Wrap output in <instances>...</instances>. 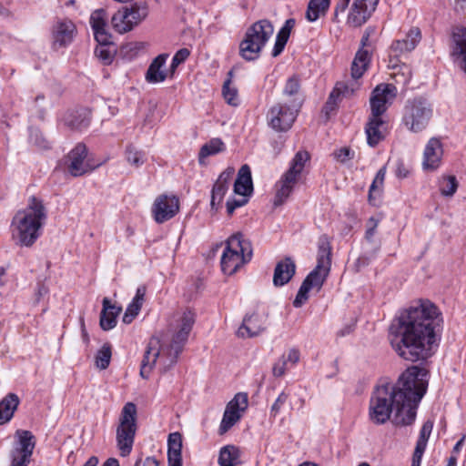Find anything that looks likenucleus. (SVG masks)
<instances>
[{
  "mask_svg": "<svg viewBox=\"0 0 466 466\" xmlns=\"http://www.w3.org/2000/svg\"><path fill=\"white\" fill-rule=\"evenodd\" d=\"M189 55L190 52L187 48H181L175 54L174 58L176 59V61L177 60L182 64L187 60Z\"/></svg>",
  "mask_w": 466,
  "mask_h": 466,
  "instance_id": "59",
  "label": "nucleus"
},
{
  "mask_svg": "<svg viewBox=\"0 0 466 466\" xmlns=\"http://www.w3.org/2000/svg\"><path fill=\"white\" fill-rule=\"evenodd\" d=\"M289 33H287V31L279 30V32L277 35L276 41L279 43H282L286 46L289 38Z\"/></svg>",
  "mask_w": 466,
  "mask_h": 466,
  "instance_id": "64",
  "label": "nucleus"
},
{
  "mask_svg": "<svg viewBox=\"0 0 466 466\" xmlns=\"http://www.w3.org/2000/svg\"><path fill=\"white\" fill-rule=\"evenodd\" d=\"M300 88L299 80L297 76H291L287 80L285 87L283 89V97L281 100L288 101L289 103L292 98H296L298 101H301L299 99L298 95Z\"/></svg>",
  "mask_w": 466,
  "mask_h": 466,
  "instance_id": "42",
  "label": "nucleus"
},
{
  "mask_svg": "<svg viewBox=\"0 0 466 466\" xmlns=\"http://www.w3.org/2000/svg\"><path fill=\"white\" fill-rule=\"evenodd\" d=\"M48 291L46 285L39 283L34 295V304H38L48 294Z\"/></svg>",
  "mask_w": 466,
  "mask_h": 466,
  "instance_id": "55",
  "label": "nucleus"
},
{
  "mask_svg": "<svg viewBox=\"0 0 466 466\" xmlns=\"http://www.w3.org/2000/svg\"><path fill=\"white\" fill-rule=\"evenodd\" d=\"M245 201H238L235 199L228 200L227 202V212L228 215H232L235 209L240 206H242Z\"/></svg>",
  "mask_w": 466,
  "mask_h": 466,
  "instance_id": "60",
  "label": "nucleus"
},
{
  "mask_svg": "<svg viewBox=\"0 0 466 466\" xmlns=\"http://www.w3.org/2000/svg\"><path fill=\"white\" fill-rule=\"evenodd\" d=\"M336 109L337 106L334 103L327 100L322 108V113L325 115L327 120L329 118L330 115L336 111Z\"/></svg>",
  "mask_w": 466,
  "mask_h": 466,
  "instance_id": "57",
  "label": "nucleus"
},
{
  "mask_svg": "<svg viewBox=\"0 0 466 466\" xmlns=\"http://www.w3.org/2000/svg\"><path fill=\"white\" fill-rule=\"evenodd\" d=\"M90 119L91 113L87 108L69 110L63 117L64 124L76 130H81L88 127Z\"/></svg>",
  "mask_w": 466,
  "mask_h": 466,
  "instance_id": "25",
  "label": "nucleus"
},
{
  "mask_svg": "<svg viewBox=\"0 0 466 466\" xmlns=\"http://www.w3.org/2000/svg\"><path fill=\"white\" fill-rule=\"evenodd\" d=\"M252 257V248L248 240L243 238L241 233L231 236L221 257V269L227 275L234 274Z\"/></svg>",
  "mask_w": 466,
  "mask_h": 466,
  "instance_id": "5",
  "label": "nucleus"
},
{
  "mask_svg": "<svg viewBox=\"0 0 466 466\" xmlns=\"http://www.w3.org/2000/svg\"><path fill=\"white\" fill-rule=\"evenodd\" d=\"M400 356L404 360L416 362L426 360L432 356V351H400Z\"/></svg>",
  "mask_w": 466,
  "mask_h": 466,
  "instance_id": "48",
  "label": "nucleus"
},
{
  "mask_svg": "<svg viewBox=\"0 0 466 466\" xmlns=\"http://www.w3.org/2000/svg\"><path fill=\"white\" fill-rule=\"evenodd\" d=\"M190 332L184 330L179 328L178 330L174 334L172 339L171 347L173 350H178L181 348L188 339Z\"/></svg>",
  "mask_w": 466,
  "mask_h": 466,
  "instance_id": "51",
  "label": "nucleus"
},
{
  "mask_svg": "<svg viewBox=\"0 0 466 466\" xmlns=\"http://www.w3.org/2000/svg\"><path fill=\"white\" fill-rule=\"evenodd\" d=\"M396 96V87L390 84H380L371 93L370 98V116H383L388 106Z\"/></svg>",
  "mask_w": 466,
  "mask_h": 466,
  "instance_id": "13",
  "label": "nucleus"
},
{
  "mask_svg": "<svg viewBox=\"0 0 466 466\" xmlns=\"http://www.w3.org/2000/svg\"><path fill=\"white\" fill-rule=\"evenodd\" d=\"M253 190L250 167L243 165L238 173V177L234 184V192L240 196H248Z\"/></svg>",
  "mask_w": 466,
  "mask_h": 466,
  "instance_id": "29",
  "label": "nucleus"
},
{
  "mask_svg": "<svg viewBox=\"0 0 466 466\" xmlns=\"http://www.w3.org/2000/svg\"><path fill=\"white\" fill-rule=\"evenodd\" d=\"M299 360V351H284L273 365V375L282 377L286 370L292 368Z\"/></svg>",
  "mask_w": 466,
  "mask_h": 466,
  "instance_id": "31",
  "label": "nucleus"
},
{
  "mask_svg": "<svg viewBox=\"0 0 466 466\" xmlns=\"http://www.w3.org/2000/svg\"><path fill=\"white\" fill-rule=\"evenodd\" d=\"M87 148L86 145L77 144L68 154L67 168L74 177H78L88 171V165L86 163Z\"/></svg>",
  "mask_w": 466,
  "mask_h": 466,
  "instance_id": "19",
  "label": "nucleus"
},
{
  "mask_svg": "<svg viewBox=\"0 0 466 466\" xmlns=\"http://www.w3.org/2000/svg\"><path fill=\"white\" fill-rule=\"evenodd\" d=\"M296 272V265L290 257L279 261L274 269L273 283L277 287L287 284Z\"/></svg>",
  "mask_w": 466,
  "mask_h": 466,
  "instance_id": "23",
  "label": "nucleus"
},
{
  "mask_svg": "<svg viewBox=\"0 0 466 466\" xmlns=\"http://www.w3.org/2000/svg\"><path fill=\"white\" fill-rule=\"evenodd\" d=\"M248 407V395L239 392L235 395L225 410L223 419L219 426V434L226 433L241 417V412Z\"/></svg>",
  "mask_w": 466,
  "mask_h": 466,
  "instance_id": "14",
  "label": "nucleus"
},
{
  "mask_svg": "<svg viewBox=\"0 0 466 466\" xmlns=\"http://www.w3.org/2000/svg\"><path fill=\"white\" fill-rule=\"evenodd\" d=\"M137 431V406L133 402H127L120 413L119 424L116 428V444L120 455L126 457L130 454Z\"/></svg>",
  "mask_w": 466,
  "mask_h": 466,
  "instance_id": "6",
  "label": "nucleus"
},
{
  "mask_svg": "<svg viewBox=\"0 0 466 466\" xmlns=\"http://www.w3.org/2000/svg\"><path fill=\"white\" fill-rule=\"evenodd\" d=\"M432 116L431 105L422 98L408 101L404 107L402 121L411 132H420L426 128Z\"/></svg>",
  "mask_w": 466,
  "mask_h": 466,
  "instance_id": "8",
  "label": "nucleus"
},
{
  "mask_svg": "<svg viewBox=\"0 0 466 466\" xmlns=\"http://www.w3.org/2000/svg\"><path fill=\"white\" fill-rule=\"evenodd\" d=\"M196 314L191 309H187L183 312L180 319L179 328L190 332L195 323Z\"/></svg>",
  "mask_w": 466,
  "mask_h": 466,
  "instance_id": "49",
  "label": "nucleus"
},
{
  "mask_svg": "<svg viewBox=\"0 0 466 466\" xmlns=\"http://www.w3.org/2000/svg\"><path fill=\"white\" fill-rule=\"evenodd\" d=\"M370 56L368 50L360 49L351 65V76L354 79L361 77L368 68Z\"/></svg>",
  "mask_w": 466,
  "mask_h": 466,
  "instance_id": "36",
  "label": "nucleus"
},
{
  "mask_svg": "<svg viewBox=\"0 0 466 466\" xmlns=\"http://www.w3.org/2000/svg\"><path fill=\"white\" fill-rule=\"evenodd\" d=\"M75 25L71 21L58 22L53 29V45L55 47H64L72 42Z\"/></svg>",
  "mask_w": 466,
  "mask_h": 466,
  "instance_id": "26",
  "label": "nucleus"
},
{
  "mask_svg": "<svg viewBox=\"0 0 466 466\" xmlns=\"http://www.w3.org/2000/svg\"><path fill=\"white\" fill-rule=\"evenodd\" d=\"M289 398V395L285 392H281L273 405L271 406V413L276 415L281 409V407L284 405V403L287 401Z\"/></svg>",
  "mask_w": 466,
  "mask_h": 466,
  "instance_id": "54",
  "label": "nucleus"
},
{
  "mask_svg": "<svg viewBox=\"0 0 466 466\" xmlns=\"http://www.w3.org/2000/svg\"><path fill=\"white\" fill-rule=\"evenodd\" d=\"M224 148L225 146L221 139L213 138L208 143L201 147L199 151V159L219 153L223 151Z\"/></svg>",
  "mask_w": 466,
  "mask_h": 466,
  "instance_id": "44",
  "label": "nucleus"
},
{
  "mask_svg": "<svg viewBox=\"0 0 466 466\" xmlns=\"http://www.w3.org/2000/svg\"><path fill=\"white\" fill-rule=\"evenodd\" d=\"M273 32L274 27L268 20L264 19L254 23L247 30L245 38L239 45L240 56L248 61L257 59Z\"/></svg>",
  "mask_w": 466,
  "mask_h": 466,
  "instance_id": "4",
  "label": "nucleus"
},
{
  "mask_svg": "<svg viewBox=\"0 0 466 466\" xmlns=\"http://www.w3.org/2000/svg\"><path fill=\"white\" fill-rule=\"evenodd\" d=\"M339 86L340 90L338 92L340 96H350L353 94L354 89L350 88L346 84L344 83H337L335 87Z\"/></svg>",
  "mask_w": 466,
  "mask_h": 466,
  "instance_id": "58",
  "label": "nucleus"
},
{
  "mask_svg": "<svg viewBox=\"0 0 466 466\" xmlns=\"http://www.w3.org/2000/svg\"><path fill=\"white\" fill-rule=\"evenodd\" d=\"M232 70L228 72V78L224 82L222 94L226 102L233 106H237L239 104L238 90L235 87H230Z\"/></svg>",
  "mask_w": 466,
  "mask_h": 466,
  "instance_id": "43",
  "label": "nucleus"
},
{
  "mask_svg": "<svg viewBox=\"0 0 466 466\" xmlns=\"http://www.w3.org/2000/svg\"><path fill=\"white\" fill-rule=\"evenodd\" d=\"M420 40V30L412 27L409 30L404 39L395 40L390 46L391 52L396 56L413 50Z\"/></svg>",
  "mask_w": 466,
  "mask_h": 466,
  "instance_id": "24",
  "label": "nucleus"
},
{
  "mask_svg": "<svg viewBox=\"0 0 466 466\" xmlns=\"http://www.w3.org/2000/svg\"><path fill=\"white\" fill-rule=\"evenodd\" d=\"M443 148L441 140L437 137H431L424 149L422 167L424 170H436L441 162Z\"/></svg>",
  "mask_w": 466,
  "mask_h": 466,
  "instance_id": "18",
  "label": "nucleus"
},
{
  "mask_svg": "<svg viewBox=\"0 0 466 466\" xmlns=\"http://www.w3.org/2000/svg\"><path fill=\"white\" fill-rule=\"evenodd\" d=\"M454 46L452 56L461 58L462 68L466 74V27H456L452 32Z\"/></svg>",
  "mask_w": 466,
  "mask_h": 466,
  "instance_id": "30",
  "label": "nucleus"
},
{
  "mask_svg": "<svg viewBox=\"0 0 466 466\" xmlns=\"http://www.w3.org/2000/svg\"><path fill=\"white\" fill-rule=\"evenodd\" d=\"M239 462V451L233 445H227L220 450L218 463L220 466H236Z\"/></svg>",
  "mask_w": 466,
  "mask_h": 466,
  "instance_id": "40",
  "label": "nucleus"
},
{
  "mask_svg": "<svg viewBox=\"0 0 466 466\" xmlns=\"http://www.w3.org/2000/svg\"><path fill=\"white\" fill-rule=\"evenodd\" d=\"M330 268H315L306 277L302 283L307 285L310 289L317 288L319 290L329 274Z\"/></svg>",
  "mask_w": 466,
  "mask_h": 466,
  "instance_id": "38",
  "label": "nucleus"
},
{
  "mask_svg": "<svg viewBox=\"0 0 466 466\" xmlns=\"http://www.w3.org/2000/svg\"><path fill=\"white\" fill-rule=\"evenodd\" d=\"M310 289L305 285L304 283L301 284L298 294L293 301V305L296 308L301 307L309 299V292Z\"/></svg>",
  "mask_w": 466,
  "mask_h": 466,
  "instance_id": "52",
  "label": "nucleus"
},
{
  "mask_svg": "<svg viewBox=\"0 0 466 466\" xmlns=\"http://www.w3.org/2000/svg\"><path fill=\"white\" fill-rule=\"evenodd\" d=\"M458 188V181L455 176L443 177L440 184V191L441 195L451 197Z\"/></svg>",
  "mask_w": 466,
  "mask_h": 466,
  "instance_id": "45",
  "label": "nucleus"
},
{
  "mask_svg": "<svg viewBox=\"0 0 466 466\" xmlns=\"http://www.w3.org/2000/svg\"><path fill=\"white\" fill-rule=\"evenodd\" d=\"M109 44H99V46L95 49L96 57L105 65L111 64L113 60V54L107 46Z\"/></svg>",
  "mask_w": 466,
  "mask_h": 466,
  "instance_id": "47",
  "label": "nucleus"
},
{
  "mask_svg": "<svg viewBox=\"0 0 466 466\" xmlns=\"http://www.w3.org/2000/svg\"><path fill=\"white\" fill-rule=\"evenodd\" d=\"M438 308L420 299L400 309L389 328V339L397 350H432L440 346L441 319Z\"/></svg>",
  "mask_w": 466,
  "mask_h": 466,
  "instance_id": "2",
  "label": "nucleus"
},
{
  "mask_svg": "<svg viewBox=\"0 0 466 466\" xmlns=\"http://www.w3.org/2000/svg\"><path fill=\"white\" fill-rule=\"evenodd\" d=\"M370 260L367 257L362 256L360 257L355 262V269L356 271H360L361 268L368 266Z\"/></svg>",
  "mask_w": 466,
  "mask_h": 466,
  "instance_id": "61",
  "label": "nucleus"
},
{
  "mask_svg": "<svg viewBox=\"0 0 466 466\" xmlns=\"http://www.w3.org/2000/svg\"><path fill=\"white\" fill-rule=\"evenodd\" d=\"M379 221L375 219L374 218H370L367 223V230L365 237L366 238L370 241L376 232V228L378 227Z\"/></svg>",
  "mask_w": 466,
  "mask_h": 466,
  "instance_id": "56",
  "label": "nucleus"
},
{
  "mask_svg": "<svg viewBox=\"0 0 466 466\" xmlns=\"http://www.w3.org/2000/svg\"><path fill=\"white\" fill-rule=\"evenodd\" d=\"M178 359V351H145L141 363L140 375L147 379L153 368H157L160 372L167 371Z\"/></svg>",
  "mask_w": 466,
  "mask_h": 466,
  "instance_id": "11",
  "label": "nucleus"
},
{
  "mask_svg": "<svg viewBox=\"0 0 466 466\" xmlns=\"http://www.w3.org/2000/svg\"><path fill=\"white\" fill-rule=\"evenodd\" d=\"M427 389L428 370L418 366L408 368L394 385L383 382L376 387L370 400V420L384 424L393 413V423L410 425Z\"/></svg>",
  "mask_w": 466,
  "mask_h": 466,
  "instance_id": "1",
  "label": "nucleus"
},
{
  "mask_svg": "<svg viewBox=\"0 0 466 466\" xmlns=\"http://www.w3.org/2000/svg\"><path fill=\"white\" fill-rule=\"evenodd\" d=\"M111 360V351H97L95 356V365L99 370H106Z\"/></svg>",
  "mask_w": 466,
  "mask_h": 466,
  "instance_id": "50",
  "label": "nucleus"
},
{
  "mask_svg": "<svg viewBox=\"0 0 466 466\" xmlns=\"http://www.w3.org/2000/svg\"><path fill=\"white\" fill-rule=\"evenodd\" d=\"M47 218V210L41 199L31 197L25 208L12 220L13 235L21 246L31 247L41 235Z\"/></svg>",
  "mask_w": 466,
  "mask_h": 466,
  "instance_id": "3",
  "label": "nucleus"
},
{
  "mask_svg": "<svg viewBox=\"0 0 466 466\" xmlns=\"http://www.w3.org/2000/svg\"><path fill=\"white\" fill-rule=\"evenodd\" d=\"M18 441L11 452V466H27L35 449V437L29 431H17Z\"/></svg>",
  "mask_w": 466,
  "mask_h": 466,
  "instance_id": "12",
  "label": "nucleus"
},
{
  "mask_svg": "<svg viewBox=\"0 0 466 466\" xmlns=\"http://www.w3.org/2000/svg\"><path fill=\"white\" fill-rule=\"evenodd\" d=\"M146 295V287L140 286L137 288L136 296L134 297L131 303L127 306L126 312L123 316V322L126 324H129L133 321V319L138 315L142 305L144 303Z\"/></svg>",
  "mask_w": 466,
  "mask_h": 466,
  "instance_id": "34",
  "label": "nucleus"
},
{
  "mask_svg": "<svg viewBox=\"0 0 466 466\" xmlns=\"http://www.w3.org/2000/svg\"><path fill=\"white\" fill-rule=\"evenodd\" d=\"M19 404V398L15 393H8L0 401V424L9 421Z\"/></svg>",
  "mask_w": 466,
  "mask_h": 466,
  "instance_id": "35",
  "label": "nucleus"
},
{
  "mask_svg": "<svg viewBox=\"0 0 466 466\" xmlns=\"http://www.w3.org/2000/svg\"><path fill=\"white\" fill-rule=\"evenodd\" d=\"M179 211V200L176 196H158L152 208V213L157 223H164L177 215Z\"/></svg>",
  "mask_w": 466,
  "mask_h": 466,
  "instance_id": "15",
  "label": "nucleus"
},
{
  "mask_svg": "<svg viewBox=\"0 0 466 466\" xmlns=\"http://www.w3.org/2000/svg\"><path fill=\"white\" fill-rule=\"evenodd\" d=\"M167 55L162 54L157 56L150 64L147 74L146 79L148 83L163 82L167 78V74L162 67L164 66Z\"/></svg>",
  "mask_w": 466,
  "mask_h": 466,
  "instance_id": "32",
  "label": "nucleus"
},
{
  "mask_svg": "<svg viewBox=\"0 0 466 466\" xmlns=\"http://www.w3.org/2000/svg\"><path fill=\"white\" fill-rule=\"evenodd\" d=\"M385 129L386 122L383 116H370L365 127L368 145L374 147L382 141L385 137Z\"/></svg>",
  "mask_w": 466,
  "mask_h": 466,
  "instance_id": "20",
  "label": "nucleus"
},
{
  "mask_svg": "<svg viewBox=\"0 0 466 466\" xmlns=\"http://www.w3.org/2000/svg\"><path fill=\"white\" fill-rule=\"evenodd\" d=\"M339 88H340L339 86L334 87V89L329 94V98H328L329 101L334 103L337 106H338V102L340 97V96L338 93L340 90Z\"/></svg>",
  "mask_w": 466,
  "mask_h": 466,
  "instance_id": "62",
  "label": "nucleus"
},
{
  "mask_svg": "<svg viewBox=\"0 0 466 466\" xmlns=\"http://www.w3.org/2000/svg\"><path fill=\"white\" fill-rule=\"evenodd\" d=\"M386 175V167H382L376 174L375 178L373 179L370 190H369V202L374 204L377 197H380L384 184Z\"/></svg>",
  "mask_w": 466,
  "mask_h": 466,
  "instance_id": "41",
  "label": "nucleus"
},
{
  "mask_svg": "<svg viewBox=\"0 0 466 466\" xmlns=\"http://www.w3.org/2000/svg\"><path fill=\"white\" fill-rule=\"evenodd\" d=\"M379 0H356L348 18L350 25L360 26L375 11Z\"/></svg>",
  "mask_w": 466,
  "mask_h": 466,
  "instance_id": "17",
  "label": "nucleus"
},
{
  "mask_svg": "<svg viewBox=\"0 0 466 466\" xmlns=\"http://www.w3.org/2000/svg\"><path fill=\"white\" fill-rule=\"evenodd\" d=\"M168 466H182V436L179 432L170 433L167 440Z\"/></svg>",
  "mask_w": 466,
  "mask_h": 466,
  "instance_id": "28",
  "label": "nucleus"
},
{
  "mask_svg": "<svg viewBox=\"0 0 466 466\" xmlns=\"http://www.w3.org/2000/svg\"><path fill=\"white\" fill-rule=\"evenodd\" d=\"M329 0H310L306 11V18L309 22L318 20L324 15L329 9Z\"/></svg>",
  "mask_w": 466,
  "mask_h": 466,
  "instance_id": "39",
  "label": "nucleus"
},
{
  "mask_svg": "<svg viewBox=\"0 0 466 466\" xmlns=\"http://www.w3.org/2000/svg\"><path fill=\"white\" fill-rule=\"evenodd\" d=\"M235 174L233 167H228L223 171L216 181L211 193V207L215 208L219 206L223 200L226 192L228 189V184Z\"/></svg>",
  "mask_w": 466,
  "mask_h": 466,
  "instance_id": "21",
  "label": "nucleus"
},
{
  "mask_svg": "<svg viewBox=\"0 0 466 466\" xmlns=\"http://www.w3.org/2000/svg\"><path fill=\"white\" fill-rule=\"evenodd\" d=\"M433 424L431 421L427 420L421 427L420 437L417 441L415 451L412 458V465L411 466H420V460L422 458L423 452L426 449L427 441L430 438V435L432 431Z\"/></svg>",
  "mask_w": 466,
  "mask_h": 466,
  "instance_id": "33",
  "label": "nucleus"
},
{
  "mask_svg": "<svg viewBox=\"0 0 466 466\" xmlns=\"http://www.w3.org/2000/svg\"><path fill=\"white\" fill-rule=\"evenodd\" d=\"M266 317L257 312L246 314L241 326L237 330V336L242 339L258 336L266 329Z\"/></svg>",
  "mask_w": 466,
  "mask_h": 466,
  "instance_id": "16",
  "label": "nucleus"
},
{
  "mask_svg": "<svg viewBox=\"0 0 466 466\" xmlns=\"http://www.w3.org/2000/svg\"><path fill=\"white\" fill-rule=\"evenodd\" d=\"M309 159L307 151H299L292 159L291 165L282 178L276 184L274 205H282L289 197L294 186L297 184L306 162Z\"/></svg>",
  "mask_w": 466,
  "mask_h": 466,
  "instance_id": "7",
  "label": "nucleus"
},
{
  "mask_svg": "<svg viewBox=\"0 0 466 466\" xmlns=\"http://www.w3.org/2000/svg\"><path fill=\"white\" fill-rule=\"evenodd\" d=\"M301 101L296 98L288 103L281 100L274 105L268 113L269 126L278 132L288 131L297 118Z\"/></svg>",
  "mask_w": 466,
  "mask_h": 466,
  "instance_id": "9",
  "label": "nucleus"
},
{
  "mask_svg": "<svg viewBox=\"0 0 466 466\" xmlns=\"http://www.w3.org/2000/svg\"><path fill=\"white\" fill-rule=\"evenodd\" d=\"M102 304L99 324L102 329L109 330L116 326V317L122 311V308L113 305L108 298H104Z\"/></svg>",
  "mask_w": 466,
  "mask_h": 466,
  "instance_id": "27",
  "label": "nucleus"
},
{
  "mask_svg": "<svg viewBox=\"0 0 466 466\" xmlns=\"http://www.w3.org/2000/svg\"><path fill=\"white\" fill-rule=\"evenodd\" d=\"M126 159L134 167H139L145 162L143 152L131 145L127 147Z\"/></svg>",
  "mask_w": 466,
  "mask_h": 466,
  "instance_id": "46",
  "label": "nucleus"
},
{
  "mask_svg": "<svg viewBox=\"0 0 466 466\" xmlns=\"http://www.w3.org/2000/svg\"><path fill=\"white\" fill-rule=\"evenodd\" d=\"M319 268H330L331 267V246L327 236H321L319 239L318 261Z\"/></svg>",
  "mask_w": 466,
  "mask_h": 466,
  "instance_id": "37",
  "label": "nucleus"
},
{
  "mask_svg": "<svg viewBox=\"0 0 466 466\" xmlns=\"http://www.w3.org/2000/svg\"><path fill=\"white\" fill-rule=\"evenodd\" d=\"M148 15L146 5H134L123 7L114 14L111 19L113 28L119 34L127 33L143 21Z\"/></svg>",
  "mask_w": 466,
  "mask_h": 466,
  "instance_id": "10",
  "label": "nucleus"
},
{
  "mask_svg": "<svg viewBox=\"0 0 466 466\" xmlns=\"http://www.w3.org/2000/svg\"><path fill=\"white\" fill-rule=\"evenodd\" d=\"M90 24L98 44H111V35L106 32V15L103 9L96 10L90 16Z\"/></svg>",
  "mask_w": 466,
  "mask_h": 466,
  "instance_id": "22",
  "label": "nucleus"
},
{
  "mask_svg": "<svg viewBox=\"0 0 466 466\" xmlns=\"http://www.w3.org/2000/svg\"><path fill=\"white\" fill-rule=\"evenodd\" d=\"M289 33H287V31L279 30V32L277 35L276 41L279 43H282L286 46L289 38Z\"/></svg>",
  "mask_w": 466,
  "mask_h": 466,
  "instance_id": "63",
  "label": "nucleus"
},
{
  "mask_svg": "<svg viewBox=\"0 0 466 466\" xmlns=\"http://www.w3.org/2000/svg\"><path fill=\"white\" fill-rule=\"evenodd\" d=\"M334 155L337 160L341 163H345L346 161L351 159L353 157V153L348 147L340 148L339 150L336 151Z\"/></svg>",
  "mask_w": 466,
  "mask_h": 466,
  "instance_id": "53",
  "label": "nucleus"
}]
</instances>
